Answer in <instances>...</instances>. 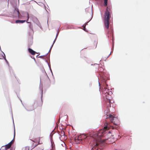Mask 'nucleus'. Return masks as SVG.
Instances as JSON below:
<instances>
[{
  "instance_id": "2",
  "label": "nucleus",
  "mask_w": 150,
  "mask_h": 150,
  "mask_svg": "<svg viewBox=\"0 0 150 150\" xmlns=\"http://www.w3.org/2000/svg\"><path fill=\"white\" fill-rule=\"evenodd\" d=\"M102 92L104 100L107 102L108 105L111 106L110 100L112 99L111 95L112 94V92L105 87L103 89Z\"/></svg>"
},
{
  "instance_id": "8",
  "label": "nucleus",
  "mask_w": 150,
  "mask_h": 150,
  "mask_svg": "<svg viewBox=\"0 0 150 150\" xmlns=\"http://www.w3.org/2000/svg\"><path fill=\"white\" fill-rule=\"evenodd\" d=\"M25 22V20H17L16 21V23H23Z\"/></svg>"
},
{
  "instance_id": "14",
  "label": "nucleus",
  "mask_w": 150,
  "mask_h": 150,
  "mask_svg": "<svg viewBox=\"0 0 150 150\" xmlns=\"http://www.w3.org/2000/svg\"><path fill=\"white\" fill-rule=\"evenodd\" d=\"M27 17L28 18V19H27V23H28V22H27L28 20V19L29 18V15H28V13H27Z\"/></svg>"
},
{
  "instance_id": "7",
  "label": "nucleus",
  "mask_w": 150,
  "mask_h": 150,
  "mask_svg": "<svg viewBox=\"0 0 150 150\" xmlns=\"http://www.w3.org/2000/svg\"><path fill=\"white\" fill-rule=\"evenodd\" d=\"M105 126L104 127V129L105 130H106L108 129V125L110 123L109 122H108L106 120H105Z\"/></svg>"
},
{
  "instance_id": "17",
  "label": "nucleus",
  "mask_w": 150,
  "mask_h": 150,
  "mask_svg": "<svg viewBox=\"0 0 150 150\" xmlns=\"http://www.w3.org/2000/svg\"><path fill=\"white\" fill-rule=\"evenodd\" d=\"M42 57V56H40L39 57Z\"/></svg>"
},
{
  "instance_id": "5",
  "label": "nucleus",
  "mask_w": 150,
  "mask_h": 150,
  "mask_svg": "<svg viewBox=\"0 0 150 150\" xmlns=\"http://www.w3.org/2000/svg\"><path fill=\"white\" fill-rule=\"evenodd\" d=\"M12 141H12L8 144L6 145L5 146H4L6 148V150H7L8 149H9L11 147V145L12 144Z\"/></svg>"
},
{
  "instance_id": "22",
  "label": "nucleus",
  "mask_w": 150,
  "mask_h": 150,
  "mask_svg": "<svg viewBox=\"0 0 150 150\" xmlns=\"http://www.w3.org/2000/svg\"><path fill=\"white\" fill-rule=\"evenodd\" d=\"M90 11H91H91L90 10Z\"/></svg>"
},
{
  "instance_id": "20",
  "label": "nucleus",
  "mask_w": 150,
  "mask_h": 150,
  "mask_svg": "<svg viewBox=\"0 0 150 150\" xmlns=\"http://www.w3.org/2000/svg\"><path fill=\"white\" fill-rule=\"evenodd\" d=\"M55 40H54V42H55Z\"/></svg>"
},
{
  "instance_id": "12",
  "label": "nucleus",
  "mask_w": 150,
  "mask_h": 150,
  "mask_svg": "<svg viewBox=\"0 0 150 150\" xmlns=\"http://www.w3.org/2000/svg\"><path fill=\"white\" fill-rule=\"evenodd\" d=\"M104 6H106L107 5V4H108V0H104Z\"/></svg>"
},
{
  "instance_id": "4",
  "label": "nucleus",
  "mask_w": 150,
  "mask_h": 150,
  "mask_svg": "<svg viewBox=\"0 0 150 150\" xmlns=\"http://www.w3.org/2000/svg\"><path fill=\"white\" fill-rule=\"evenodd\" d=\"M107 116L108 117L106 116L105 118L107 119H108V118H109L111 121V122L113 123L114 124H115V123H114V119L115 117L113 116L112 115H111V114H110L108 116V115Z\"/></svg>"
},
{
  "instance_id": "15",
  "label": "nucleus",
  "mask_w": 150,
  "mask_h": 150,
  "mask_svg": "<svg viewBox=\"0 0 150 150\" xmlns=\"http://www.w3.org/2000/svg\"><path fill=\"white\" fill-rule=\"evenodd\" d=\"M42 143H40V139H39V144H42Z\"/></svg>"
},
{
  "instance_id": "13",
  "label": "nucleus",
  "mask_w": 150,
  "mask_h": 150,
  "mask_svg": "<svg viewBox=\"0 0 150 150\" xmlns=\"http://www.w3.org/2000/svg\"><path fill=\"white\" fill-rule=\"evenodd\" d=\"M23 150H29V148L28 147H26L23 149Z\"/></svg>"
},
{
  "instance_id": "19",
  "label": "nucleus",
  "mask_w": 150,
  "mask_h": 150,
  "mask_svg": "<svg viewBox=\"0 0 150 150\" xmlns=\"http://www.w3.org/2000/svg\"><path fill=\"white\" fill-rule=\"evenodd\" d=\"M55 40H54V42H55Z\"/></svg>"
},
{
  "instance_id": "16",
  "label": "nucleus",
  "mask_w": 150,
  "mask_h": 150,
  "mask_svg": "<svg viewBox=\"0 0 150 150\" xmlns=\"http://www.w3.org/2000/svg\"><path fill=\"white\" fill-rule=\"evenodd\" d=\"M83 26L84 28H85V27L86 25H83Z\"/></svg>"
},
{
  "instance_id": "9",
  "label": "nucleus",
  "mask_w": 150,
  "mask_h": 150,
  "mask_svg": "<svg viewBox=\"0 0 150 150\" xmlns=\"http://www.w3.org/2000/svg\"><path fill=\"white\" fill-rule=\"evenodd\" d=\"M14 12L15 13H16V12L17 13V14L19 16L20 13H19V11L18 9V8H16L15 9Z\"/></svg>"
},
{
  "instance_id": "10",
  "label": "nucleus",
  "mask_w": 150,
  "mask_h": 150,
  "mask_svg": "<svg viewBox=\"0 0 150 150\" xmlns=\"http://www.w3.org/2000/svg\"><path fill=\"white\" fill-rule=\"evenodd\" d=\"M43 147L42 146H40L37 149V150H43Z\"/></svg>"
},
{
  "instance_id": "1",
  "label": "nucleus",
  "mask_w": 150,
  "mask_h": 150,
  "mask_svg": "<svg viewBox=\"0 0 150 150\" xmlns=\"http://www.w3.org/2000/svg\"><path fill=\"white\" fill-rule=\"evenodd\" d=\"M103 134V131L100 130L98 132H94L93 131L88 133L87 134H82L74 138L75 142L77 144L82 143L83 140L88 139L90 137L95 140L94 143L93 144L94 146H98L100 144L103 143L105 140H102L101 137Z\"/></svg>"
},
{
  "instance_id": "18",
  "label": "nucleus",
  "mask_w": 150,
  "mask_h": 150,
  "mask_svg": "<svg viewBox=\"0 0 150 150\" xmlns=\"http://www.w3.org/2000/svg\"><path fill=\"white\" fill-rule=\"evenodd\" d=\"M30 28H31V25H30Z\"/></svg>"
},
{
  "instance_id": "6",
  "label": "nucleus",
  "mask_w": 150,
  "mask_h": 150,
  "mask_svg": "<svg viewBox=\"0 0 150 150\" xmlns=\"http://www.w3.org/2000/svg\"><path fill=\"white\" fill-rule=\"evenodd\" d=\"M29 52L32 55H34L36 53L32 49L30 48H29L28 49Z\"/></svg>"
},
{
  "instance_id": "21",
  "label": "nucleus",
  "mask_w": 150,
  "mask_h": 150,
  "mask_svg": "<svg viewBox=\"0 0 150 150\" xmlns=\"http://www.w3.org/2000/svg\"><path fill=\"white\" fill-rule=\"evenodd\" d=\"M55 40H54V42H55Z\"/></svg>"
},
{
  "instance_id": "11",
  "label": "nucleus",
  "mask_w": 150,
  "mask_h": 150,
  "mask_svg": "<svg viewBox=\"0 0 150 150\" xmlns=\"http://www.w3.org/2000/svg\"><path fill=\"white\" fill-rule=\"evenodd\" d=\"M0 150H6V148L4 146H3L1 147V148ZM10 150H13L12 149H11Z\"/></svg>"
},
{
  "instance_id": "3",
  "label": "nucleus",
  "mask_w": 150,
  "mask_h": 150,
  "mask_svg": "<svg viewBox=\"0 0 150 150\" xmlns=\"http://www.w3.org/2000/svg\"><path fill=\"white\" fill-rule=\"evenodd\" d=\"M111 16L110 12L107 10L105 13L104 17L103 18V21L105 27L108 29L109 27V20Z\"/></svg>"
}]
</instances>
